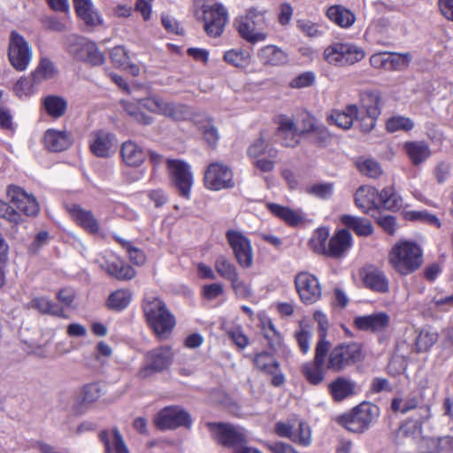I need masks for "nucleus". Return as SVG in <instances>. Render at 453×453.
Here are the masks:
<instances>
[{"mask_svg": "<svg viewBox=\"0 0 453 453\" xmlns=\"http://www.w3.org/2000/svg\"><path fill=\"white\" fill-rule=\"evenodd\" d=\"M144 316L150 326L159 339H167L175 326L173 315L159 298L147 297L142 304Z\"/></svg>", "mask_w": 453, "mask_h": 453, "instance_id": "1", "label": "nucleus"}, {"mask_svg": "<svg viewBox=\"0 0 453 453\" xmlns=\"http://www.w3.org/2000/svg\"><path fill=\"white\" fill-rule=\"evenodd\" d=\"M388 262L398 273L407 275L420 267L422 251L415 242L402 241L392 247Z\"/></svg>", "mask_w": 453, "mask_h": 453, "instance_id": "2", "label": "nucleus"}, {"mask_svg": "<svg viewBox=\"0 0 453 453\" xmlns=\"http://www.w3.org/2000/svg\"><path fill=\"white\" fill-rule=\"evenodd\" d=\"M266 12L265 9L250 7L245 15L235 19V27L242 38L252 43L266 39L267 35L263 32L267 25Z\"/></svg>", "mask_w": 453, "mask_h": 453, "instance_id": "3", "label": "nucleus"}, {"mask_svg": "<svg viewBox=\"0 0 453 453\" xmlns=\"http://www.w3.org/2000/svg\"><path fill=\"white\" fill-rule=\"evenodd\" d=\"M377 417L378 407L363 403L338 417L337 421L349 431L360 434L366 431Z\"/></svg>", "mask_w": 453, "mask_h": 453, "instance_id": "4", "label": "nucleus"}, {"mask_svg": "<svg viewBox=\"0 0 453 453\" xmlns=\"http://www.w3.org/2000/svg\"><path fill=\"white\" fill-rule=\"evenodd\" d=\"M198 20L203 22V29L210 37H219L228 21L226 8L220 4H203L195 13Z\"/></svg>", "mask_w": 453, "mask_h": 453, "instance_id": "5", "label": "nucleus"}, {"mask_svg": "<svg viewBox=\"0 0 453 453\" xmlns=\"http://www.w3.org/2000/svg\"><path fill=\"white\" fill-rule=\"evenodd\" d=\"M365 56L362 48L348 42H334L327 46L323 53L324 59L336 66L353 65L361 61Z\"/></svg>", "mask_w": 453, "mask_h": 453, "instance_id": "6", "label": "nucleus"}, {"mask_svg": "<svg viewBox=\"0 0 453 453\" xmlns=\"http://www.w3.org/2000/svg\"><path fill=\"white\" fill-rule=\"evenodd\" d=\"M361 359L362 348L358 343H341L329 352L326 368L334 372H342Z\"/></svg>", "mask_w": 453, "mask_h": 453, "instance_id": "7", "label": "nucleus"}, {"mask_svg": "<svg viewBox=\"0 0 453 453\" xmlns=\"http://www.w3.org/2000/svg\"><path fill=\"white\" fill-rule=\"evenodd\" d=\"M166 165L171 181L180 196L189 199L194 182L189 165L180 159H167Z\"/></svg>", "mask_w": 453, "mask_h": 453, "instance_id": "8", "label": "nucleus"}, {"mask_svg": "<svg viewBox=\"0 0 453 453\" xmlns=\"http://www.w3.org/2000/svg\"><path fill=\"white\" fill-rule=\"evenodd\" d=\"M173 352L170 346L156 348L146 354L145 365L139 371L138 376L146 379L154 373L167 369L173 363Z\"/></svg>", "mask_w": 453, "mask_h": 453, "instance_id": "9", "label": "nucleus"}, {"mask_svg": "<svg viewBox=\"0 0 453 453\" xmlns=\"http://www.w3.org/2000/svg\"><path fill=\"white\" fill-rule=\"evenodd\" d=\"M155 426L160 430H172L180 426L190 427V415L179 406H168L162 409L154 419Z\"/></svg>", "mask_w": 453, "mask_h": 453, "instance_id": "10", "label": "nucleus"}, {"mask_svg": "<svg viewBox=\"0 0 453 453\" xmlns=\"http://www.w3.org/2000/svg\"><path fill=\"white\" fill-rule=\"evenodd\" d=\"M295 286L304 304H312L321 298L322 291L319 279L308 272L296 274Z\"/></svg>", "mask_w": 453, "mask_h": 453, "instance_id": "11", "label": "nucleus"}, {"mask_svg": "<svg viewBox=\"0 0 453 453\" xmlns=\"http://www.w3.org/2000/svg\"><path fill=\"white\" fill-rule=\"evenodd\" d=\"M226 235L237 263L242 267H250L253 264V250L248 237L236 230H228Z\"/></svg>", "mask_w": 453, "mask_h": 453, "instance_id": "12", "label": "nucleus"}, {"mask_svg": "<svg viewBox=\"0 0 453 453\" xmlns=\"http://www.w3.org/2000/svg\"><path fill=\"white\" fill-rule=\"evenodd\" d=\"M204 183L211 190H220L234 187L233 173L224 164H211L204 174Z\"/></svg>", "mask_w": 453, "mask_h": 453, "instance_id": "13", "label": "nucleus"}, {"mask_svg": "<svg viewBox=\"0 0 453 453\" xmlns=\"http://www.w3.org/2000/svg\"><path fill=\"white\" fill-rule=\"evenodd\" d=\"M314 129L313 119L310 117H306L303 119L301 126H297L296 123L288 116H280L279 122V132L280 134H290L291 139L287 138L283 142V146L294 148L299 143L300 134L308 133Z\"/></svg>", "mask_w": 453, "mask_h": 453, "instance_id": "14", "label": "nucleus"}, {"mask_svg": "<svg viewBox=\"0 0 453 453\" xmlns=\"http://www.w3.org/2000/svg\"><path fill=\"white\" fill-rule=\"evenodd\" d=\"M328 350L325 342H318L315 349L314 361L303 365V374L311 384L318 385L324 380L325 372L323 365Z\"/></svg>", "mask_w": 453, "mask_h": 453, "instance_id": "15", "label": "nucleus"}, {"mask_svg": "<svg viewBox=\"0 0 453 453\" xmlns=\"http://www.w3.org/2000/svg\"><path fill=\"white\" fill-rule=\"evenodd\" d=\"M212 436L222 445L234 447L245 441V434L240 427L230 424L208 423Z\"/></svg>", "mask_w": 453, "mask_h": 453, "instance_id": "16", "label": "nucleus"}, {"mask_svg": "<svg viewBox=\"0 0 453 453\" xmlns=\"http://www.w3.org/2000/svg\"><path fill=\"white\" fill-rule=\"evenodd\" d=\"M143 109L150 112L161 114L173 119H180L183 117L184 106L167 102L157 96L140 99Z\"/></svg>", "mask_w": 453, "mask_h": 453, "instance_id": "17", "label": "nucleus"}, {"mask_svg": "<svg viewBox=\"0 0 453 453\" xmlns=\"http://www.w3.org/2000/svg\"><path fill=\"white\" fill-rule=\"evenodd\" d=\"M45 148L53 152L68 150L73 143V133L66 129L49 128L42 138Z\"/></svg>", "mask_w": 453, "mask_h": 453, "instance_id": "18", "label": "nucleus"}, {"mask_svg": "<svg viewBox=\"0 0 453 453\" xmlns=\"http://www.w3.org/2000/svg\"><path fill=\"white\" fill-rule=\"evenodd\" d=\"M9 59L18 71H23L28 64V48L25 39L16 32L11 34Z\"/></svg>", "mask_w": 453, "mask_h": 453, "instance_id": "19", "label": "nucleus"}, {"mask_svg": "<svg viewBox=\"0 0 453 453\" xmlns=\"http://www.w3.org/2000/svg\"><path fill=\"white\" fill-rule=\"evenodd\" d=\"M390 316L384 311L374 312L368 315L357 316L354 320V326L362 331L372 333L382 332L390 325Z\"/></svg>", "mask_w": 453, "mask_h": 453, "instance_id": "20", "label": "nucleus"}, {"mask_svg": "<svg viewBox=\"0 0 453 453\" xmlns=\"http://www.w3.org/2000/svg\"><path fill=\"white\" fill-rule=\"evenodd\" d=\"M116 144L115 135L104 131H96L91 134L89 147L93 154L98 157H109Z\"/></svg>", "mask_w": 453, "mask_h": 453, "instance_id": "21", "label": "nucleus"}, {"mask_svg": "<svg viewBox=\"0 0 453 453\" xmlns=\"http://www.w3.org/2000/svg\"><path fill=\"white\" fill-rule=\"evenodd\" d=\"M431 418V409L429 404L420 406L418 409V418L415 420H409L404 423L398 430L399 438L418 439L422 434V424Z\"/></svg>", "mask_w": 453, "mask_h": 453, "instance_id": "22", "label": "nucleus"}, {"mask_svg": "<svg viewBox=\"0 0 453 453\" xmlns=\"http://www.w3.org/2000/svg\"><path fill=\"white\" fill-rule=\"evenodd\" d=\"M380 192L369 186H362L355 193V204L364 213L369 214L379 208Z\"/></svg>", "mask_w": 453, "mask_h": 453, "instance_id": "23", "label": "nucleus"}, {"mask_svg": "<svg viewBox=\"0 0 453 453\" xmlns=\"http://www.w3.org/2000/svg\"><path fill=\"white\" fill-rule=\"evenodd\" d=\"M6 196L10 203L8 204L17 212L20 213V222H23L24 217L27 214V211L28 209V194L23 188L16 185H9L6 188Z\"/></svg>", "mask_w": 453, "mask_h": 453, "instance_id": "24", "label": "nucleus"}, {"mask_svg": "<svg viewBox=\"0 0 453 453\" xmlns=\"http://www.w3.org/2000/svg\"><path fill=\"white\" fill-rule=\"evenodd\" d=\"M69 212L76 223L87 232L96 234L99 231V221L91 211L84 210L79 205H73Z\"/></svg>", "mask_w": 453, "mask_h": 453, "instance_id": "25", "label": "nucleus"}, {"mask_svg": "<svg viewBox=\"0 0 453 453\" xmlns=\"http://www.w3.org/2000/svg\"><path fill=\"white\" fill-rule=\"evenodd\" d=\"M120 153L124 163L133 167L141 165L147 157L144 149L133 141L123 142Z\"/></svg>", "mask_w": 453, "mask_h": 453, "instance_id": "26", "label": "nucleus"}, {"mask_svg": "<svg viewBox=\"0 0 453 453\" xmlns=\"http://www.w3.org/2000/svg\"><path fill=\"white\" fill-rule=\"evenodd\" d=\"M101 267L110 275L120 280H131L136 274L132 266L124 264L122 260L117 257L105 260Z\"/></svg>", "mask_w": 453, "mask_h": 453, "instance_id": "27", "label": "nucleus"}, {"mask_svg": "<svg viewBox=\"0 0 453 453\" xmlns=\"http://www.w3.org/2000/svg\"><path fill=\"white\" fill-rule=\"evenodd\" d=\"M99 439L104 445L105 453H128V449L117 428L111 431H102L99 434Z\"/></svg>", "mask_w": 453, "mask_h": 453, "instance_id": "28", "label": "nucleus"}, {"mask_svg": "<svg viewBox=\"0 0 453 453\" xmlns=\"http://www.w3.org/2000/svg\"><path fill=\"white\" fill-rule=\"evenodd\" d=\"M358 111V107L356 104H349L342 111H333L328 116V120L331 124L347 130L352 127L354 119L357 118Z\"/></svg>", "mask_w": 453, "mask_h": 453, "instance_id": "29", "label": "nucleus"}, {"mask_svg": "<svg viewBox=\"0 0 453 453\" xmlns=\"http://www.w3.org/2000/svg\"><path fill=\"white\" fill-rule=\"evenodd\" d=\"M403 149L414 165H421L431 156L428 144L422 141L406 142Z\"/></svg>", "mask_w": 453, "mask_h": 453, "instance_id": "30", "label": "nucleus"}, {"mask_svg": "<svg viewBox=\"0 0 453 453\" xmlns=\"http://www.w3.org/2000/svg\"><path fill=\"white\" fill-rule=\"evenodd\" d=\"M330 393L336 402H341L356 394V383L345 377H338L329 384Z\"/></svg>", "mask_w": 453, "mask_h": 453, "instance_id": "31", "label": "nucleus"}, {"mask_svg": "<svg viewBox=\"0 0 453 453\" xmlns=\"http://www.w3.org/2000/svg\"><path fill=\"white\" fill-rule=\"evenodd\" d=\"M257 57L260 62L266 65H280L288 61V55L273 44L262 47L257 52Z\"/></svg>", "mask_w": 453, "mask_h": 453, "instance_id": "32", "label": "nucleus"}, {"mask_svg": "<svg viewBox=\"0 0 453 453\" xmlns=\"http://www.w3.org/2000/svg\"><path fill=\"white\" fill-rule=\"evenodd\" d=\"M351 244V234L348 230L338 231L328 242L327 256L338 257L342 256Z\"/></svg>", "mask_w": 453, "mask_h": 453, "instance_id": "33", "label": "nucleus"}, {"mask_svg": "<svg viewBox=\"0 0 453 453\" xmlns=\"http://www.w3.org/2000/svg\"><path fill=\"white\" fill-rule=\"evenodd\" d=\"M73 4L78 16L90 27L101 24L100 15L94 9L91 0H73Z\"/></svg>", "mask_w": 453, "mask_h": 453, "instance_id": "34", "label": "nucleus"}, {"mask_svg": "<svg viewBox=\"0 0 453 453\" xmlns=\"http://www.w3.org/2000/svg\"><path fill=\"white\" fill-rule=\"evenodd\" d=\"M361 108L370 116H380L381 113L382 97L379 91H364L360 95Z\"/></svg>", "mask_w": 453, "mask_h": 453, "instance_id": "35", "label": "nucleus"}, {"mask_svg": "<svg viewBox=\"0 0 453 453\" xmlns=\"http://www.w3.org/2000/svg\"><path fill=\"white\" fill-rule=\"evenodd\" d=\"M365 285L373 291L386 293L389 289V283L385 273L379 269H371L364 276Z\"/></svg>", "mask_w": 453, "mask_h": 453, "instance_id": "36", "label": "nucleus"}, {"mask_svg": "<svg viewBox=\"0 0 453 453\" xmlns=\"http://www.w3.org/2000/svg\"><path fill=\"white\" fill-rule=\"evenodd\" d=\"M267 207L273 215L284 220L288 225L296 226L304 219L303 213L301 211H294L277 203H269Z\"/></svg>", "mask_w": 453, "mask_h": 453, "instance_id": "37", "label": "nucleus"}, {"mask_svg": "<svg viewBox=\"0 0 453 453\" xmlns=\"http://www.w3.org/2000/svg\"><path fill=\"white\" fill-rule=\"evenodd\" d=\"M327 18L342 27H349L356 20L355 15L341 5H333L326 11Z\"/></svg>", "mask_w": 453, "mask_h": 453, "instance_id": "38", "label": "nucleus"}, {"mask_svg": "<svg viewBox=\"0 0 453 453\" xmlns=\"http://www.w3.org/2000/svg\"><path fill=\"white\" fill-rule=\"evenodd\" d=\"M65 42L69 54L75 60L84 61L87 53L84 45L92 42L76 35H67Z\"/></svg>", "mask_w": 453, "mask_h": 453, "instance_id": "39", "label": "nucleus"}, {"mask_svg": "<svg viewBox=\"0 0 453 453\" xmlns=\"http://www.w3.org/2000/svg\"><path fill=\"white\" fill-rule=\"evenodd\" d=\"M42 104L47 114L54 119L62 117L67 109L66 100L58 96H47L42 99Z\"/></svg>", "mask_w": 453, "mask_h": 453, "instance_id": "40", "label": "nucleus"}, {"mask_svg": "<svg viewBox=\"0 0 453 453\" xmlns=\"http://www.w3.org/2000/svg\"><path fill=\"white\" fill-rule=\"evenodd\" d=\"M341 221L344 226L351 228L358 235L368 236L372 233V226L371 221L367 219L343 215L341 217Z\"/></svg>", "mask_w": 453, "mask_h": 453, "instance_id": "41", "label": "nucleus"}, {"mask_svg": "<svg viewBox=\"0 0 453 453\" xmlns=\"http://www.w3.org/2000/svg\"><path fill=\"white\" fill-rule=\"evenodd\" d=\"M121 105L125 111L136 122L143 125H149L152 123L153 119L142 111L143 106L140 104V100L137 102H128L122 100Z\"/></svg>", "mask_w": 453, "mask_h": 453, "instance_id": "42", "label": "nucleus"}, {"mask_svg": "<svg viewBox=\"0 0 453 453\" xmlns=\"http://www.w3.org/2000/svg\"><path fill=\"white\" fill-rule=\"evenodd\" d=\"M133 295L127 289H118L112 292L107 299V306L111 310L121 311L128 306Z\"/></svg>", "mask_w": 453, "mask_h": 453, "instance_id": "43", "label": "nucleus"}, {"mask_svg": "<svg viewBox=\"0 0 453 453\" xmlns=\"http://www.w3.org/2000/svg\"><path fill=\"white\" fill-rule=\"evenodd\" d=\"M380 206L386 210L397 211L403 206V199L393 188H387L380 192Z\"/></svg>", "mask_w": 453, "mask_h": 453, "instance_id": "44", "label": "nucleus"}, {"mask_svg": "<svg viewBox=\"0 0 453 453\" xmlns=\"http://www.w3.org/2000/svg\"><path fill=\"white\" fill-rule=\"evenodd\" d=\"M32 305L42 313H47L59 318H67L62 306L54 303L47 298H35Z\"/></svg>", "mask_w": 453, "mask_h": 453, "instance_id": "45", "label": "nucleus"}, {"mask_svg": "<svg viewBox=\"0 0 453 453\" xmlns=\"http://www.w3.org/2000/svg\"><path fill=\"white\" fill-rule=\"evenodd\" d=\"M248 153L251 157H257L265 153H267L271 157H275L277 156V150L273 148H269V144L265 141L263 133H261L259 137L255 139L250 145Z\"/></svg>", "mask_w": 453, "mask_h": 453, "instance_id": "46", "label": "nucleus"}, {"mask_svg": "<svg viewBox=\"0 0 453 453\" xmlns=\"http://www.w3.org/2000/svg\"><path fill=\"white\" fill-rule=\"evenodd\" d=\"M419 400L415 395H408L405 397H395L391 403V409L395 412L407 413L412 410L419 409Z\"/></svg>", "mask_w": 453, "mask_h": 453, "instance_id": "47", "label": "nucleus"}, {"mask_svg": "<svg viewBox=\"0 0 453 453\" xmlns=\"http://www.w3.org/2000/svg\"><path fill=\"white\" fill-rule=\"evenodd\" d=\"M256 367L266 373H273L280 368L279 362L268 352H261L254 358Z\"/></svg>", "mask_w": 453, "mask_h": 453, "instance_id": "48", "label": "nucleus"}, {"mask_svg": "<svg viewBox=\"0 0 453 453\" xmlns=\"http://www.w3.org/2000/svg\"><path fill=\"white\" fill-rule=\"evenodd\" d=\"M329 231L326 228H318L310 240L311 250L318 254H326Z\"/></svg>", "mask_w": 453, "mask_h": 453, "instance_id": "49", "label": "nucleus"}, {"mask_svg": "<svg viewBox=\"0 0 453 453\" xmlns=\"http://www.w3.org/2000/svg\"><path fill=\"white\" fill-rule=\"evenodd\" d=\"M57 73L54 64L48 58H42L39 65L33 73V79L36 82L51 79Z\"/></svg>", "mask_w": 453, "mask_h": 453, "instance_id": "50", "label": "nucleus"}, {"mask_svg": "<svg viewBox=\"0 0 453 453\" xmlns=\"http://www.w3.org/2000/svg\"><path fill=\"white\" fill-rule=\"evenodd\" d=\"M438 340V334L431 328L422 329L416 340V348L418 351L428 350Z\"/></svg>", "mask_w": 453, "mask_h": 453, "instance_id": "51", "label": "nucleus"}, {"mask_svg": "<svg viewBox=\"0 0 453 453\" xmlns=\"http://www.w3.org/2000/svg\"><path fill=\"white\" fill-rule=\"evenodd\" d=\"M224 60L233 66L242 68L250 64V54L242 50H229L224 54Z\"/></svg>", "mask_w": 453, "mask_h": 453, "instance_id": "52", "label": "nucleus"}, {"mask_svg": "<svg viewBox=\"0 0 453 453\" xmlns=\"http://www.w3.org/2000/svg\"><path fill=\"white\" fill-rule=\"evenodd\" d=\"M357 167L361 173L370 178H378L383 173L380 165L371 158H361L357 160Z\"/></svg>", "mask_w": 453, "mask_h": 453, "instance_id": "53", "label": "nucleus"}, {"mask_svg": "<svg viewBox=\"0 0 453 453\" xmlns=\"http://www.w3.org/2000/svg\"><path fill=\"white\" fill-rule=\"evenodd\" d=\"M414 127L412 119L403 116H394L388 119L386 128L390 133L410 131Z\"/></svg>", "mask_w": 453, "mask_h": 453, "instance_id": "54", "label": "nucleus"}, {"mask_svg": "<svg viewBox=\"0 0 453 453\" xmlns=\"http://www.w3.org/2000/svg\"><path fill=\"white\" fill-rule=\"evenodd\" d=\"M215 269L218 273L228 280L229 281L234 280L238 276L235 266L225 257H219L215 262Z\"/></svg>", "mask_w": 453, "mask_h": 453, "instance_id": "55", "label": "nucleus"}, {"mask_svg": "<svg viewBox=\"0 0 453 453\" xmlns=\"http://www.w3.org/2000/svg\"><path fill=\"white\" fill-rule=\"evenodd\" d=\"M389 71H400L403 68H406L411 59V54L409 52L405 53H397V52H389Z\"/></svg>", "mask_w": 453, "mask_h": 453, "instance_id": "56", "label": "nucleus"}, {"mask_svg": "<svg viewBox=\"0 0 453 453\" xmlns=\"http://www.w3.org/2000/svg\"><path fill=\"white\" fill-rule=\"evenodd\" d=\"M334 192L332 183H315L306 188V193L320 199L329 198Z\"/></svg>", "mask_w": 453, "mask_h": 453, "instance_id": "57", "label": "nucleus"}, {"mask_svg": "<svg viewBox=\"0 0 453 453\" xmlns=\"http://www.w3.org/2000/svg\"><path fill=\"white\" fill-rule=\"evenodd\" d=\"M84 47L87 52L84 62H87L92 65H101L104 63V56L99 50L95 42H92V43H86Z\"/></svg>", "mask_w": 453, "mask_h": 453, "instance_id": "58", "label": "nucleus"}, {"mask_svg": "<svg viewBox=\"0 0 453 453\" xmlns=\"http://www.w3.org/2000/svg\"><path fill=\"white\" fill-rule=\"evenodd\" d=\"M264 336L273 350H277L282 344L281 336L276 331L272 322H269L268 326L264 328Z\"/></svg>", "mask_w": 453, "mask_h": 453, "instance_id": "59", "label": "nucleus"}, {"mask_svg": "<svg viewBox=\"0 0 453 453\" xmlns=\"http://www.w3.org/2000/svg\"><path fill=\"white\" fill-rule=\"evenodd\" d=\"M110 57L113 64L121 68H126V65H127L130 60L127 51L122 46H116L112 48Z\"/></svg>", "mask_w": 453, "mask_h": 453, "instance_id": "60", "label": "nucleus"}, {"mask_svg": "<svg viewBox=\"0 0 453 453\" xmlns=\"http://www.w3.org/2000/svg\"><path fill=\"white\" fill-rule=\"evenodd\" d=\"M123 248H125L128 253L129 259L137 265H142L146 261V256L144 252L134 247L130 242H123Z\"/></svg>", "mask_w": 453, "mask_h": 453, "instance_id": "61", "label": "nucleus"}, {"mask_svg": "<svg viewBox=\"0 0 453 453\" xmlns=\"http://www.w3.org/2000/svg\"><path fill=\"white\" fill-rule=\"evenodd\" d=\"M389 52H377L371 56L370 64L374 68L389 71Z\"/></svg>", "mask_w": 453, "mask_h": 453, "instance_id": "62", "label": "nucleus"}, {"mask_svg": "<svg viewBox=\"0 0 453 453\" xmlns=\"http://www.w3.org/2000/svg\"><path fill=\"white\" fill-rule=\"evenodd\" d=\"M0 217L16 225L19 224L21 220L20 213L17 212L12 207L2 200H0Z\"/></svg>", "mask_w": 453, "mask_h": 453, "instance_id": "63", "label": "nucleus"}, {"mask_svg": "<svg viewBox=\"0 0 453 453\" xmlns=\"http://www.w3.org/2000/svg\"><path fill=\"white\" fill-rule=\"evenodd\" d=\"M296 26L305 35L309 37H317L321 35V32L319 30L318 25L310 20L299 19L296 21Z\"/></svg>", "mask_w": 453, "mask_h": 453, "instance_id": "64", "label": "nucleus"}]
</instances>
